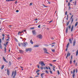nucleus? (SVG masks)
Returning <instances> with one entry per match:
<instances>
[{
	"label": "nucleus",
	"instance_id": "39448f33",
	"mask_svg": "<svg viewBox=\"0 0 78 78\" xmlns=\"http://www.w3.org/2000/svg\"><path fill=\"white\" fill-rule=\"evenodd\" d=\"M32 34L34 36H36L37 35V34L36 32V30H33L32 31Z\"/></svg>",
	"mask_w": 78,
	"mask_h": 78
},
{
	"label": "nucleus",
	"instance_id": "338daca9",
	"mask_svg": "<svg viewBox=\"0 0 78 78\" xmlns=\"http://www.w3.org/2000/svg\"><path fill=\"white\" fill-rule=\"evenodd\" d=\"M32 4H33L32 3H30V5L31 6V5H32Z\"/></svg>",
	"mask_w": 78,
	"mask_h": 78
},
{
	"label": "nucleus",
	"instance_id": "49530a36",
	"mask_svg": "<svg viewBox=\"0 0 78 78\" xmlns=\"http://www.w3.org/2000/svg\"><path fill=\"white\" fill-rule=\"evenodd\" d=\"M4 38H5V37H2V40H3V41H4Z\"/></svg>",
	"mask_w": 78,
	"mask_h": 78
},
{
	"label": "nucleus",
	"instance_id": "e2e57ef3",
	"mask_svg": "<svg viewBox=\"0 0 78 78\" xmlns=\"http://www.w3.org/2000/svg\"><path fill=\"white\" fill-rule=\"evenodd\" d=\"M2 36L3 37H4V36H5V35L4 34H2Z\"/></svg>",
	"mask_w": 78,
	"mask_h": 78
},
{
	"label": "nucleus",
	"instance_id": "423d86ee",
	"mask_svg": "<svg viewBox=\"0 0 78 78\" xmlns=\"http://www.w3.org/2000/svg\"><path fill=\"white\" fill-rule=\"evenodd\" d=\"M37 37L39 38V39H42V36L41 34H39L37 36Z\"/></svg>",
	"mask_w": 78,
	"mask_h": 78
},
{
	"label": "nucleus",
	"instance_id": "bb28decb",
	"mask_svg": "<svg viewBox=\"0 0 78 78\" xmlns=\"http://www.w3.org/2000/svg\"><path fill=\"white\" fill-rule=\"evenodd\" d=\"M34 47H39V46L37 45H34Z\"/></svg>",
	"mask_w": 78,
	"mask_h": 78
},
{
	"label": "nucleus",
	"instance_id": "f8f14e48",
	"mask_svg": "<svg viewBox=\"0 0 78 78\" xmlns=\"http://www.w3.org/2000/svg\"><path fill=\"white\" fill-rule=\"evenodd\" d=\"M7 73L8 75H9V70H7Z\"/></svg>",
	"mask_w": 78,
	"mask_h": 78
},
{
	"label": "nucleus",
	"instance_id": "72a5a7b5",
	"mask_svg": "<svg viewBox=\"0 0 78 78\" xmlns=\"http://www.w3.org/2000/svg\"><path fill=\"white\" fill-rule=\"evenodd\" d=\"M57 73L58 75H59V74H60V73H59V70L57 71Z\"/></svg>",
	"mask_w": 78,
	"mask_h": 78
},
{
	"label": "nucleus",
	"instance_id": "5701e85b",
	"mask_svg": "<svg viewBox=\"0 0 78 78\" xmlns=\"http://www.w3.org/2000/svg\"><path fill=\"white\" fill-rule=\"evenodd\" d=\"M73 18L72 19L71 23H73Z\"/></svg>",
	"mask_w": 78,
	"mask_h": 78
},
{
	"label": "nucleus",
	"instance_id": "f3484780",
	"mask_svg": "<svg viewBox=\"0 0 78 78\" xmlns=\"http://www.w3.org/2000/svg\"><path fill=\"white\" fill-rule=\"evenodd\" d=\"M30 42L31 43V44H33V42L32 41V39L30 40Z\"/></svg>",
	"mask_w": 78,
	"mask_h": 78
},
{
	"label": "nucleus",
	"instance_id": "c9c22d12",
	"mask_svg": "<svg viewBox=\"0 0 78 78\" xmlns=\"http://www.w3.org/2000/svg\"><path fill=\"white\" fill-rule=\"evenodd\" d=\"M4 49H5V52H6V47L4 48Z\"/></svg>",
	"mask_w": 78,
	"mask_h": 78
},
{
	"label": "nucleus",
	"instance_id": "4d7b16f0",
	"mask_svg": "<svg viewBox=\"0 0 78 78\" xmlns=\"http://www.w3.org/2000/svg\"><path fill=\"white\" fill-rule=\"evenodd\" d=\"M16 12H19V10H16Z\"/></svg>",
	"mask_w": 78,
	"mask_h": 78
},
{
	"label": "nucleus",
	"instance_id": "8fccbe9b",
	"mask_svg": "<svg viewBox=\"0 0 78 78\" xmlns=\"http://www.w3.org/2000/svg\"><path fill=\"white\" fill-rule=\"evenodd\" d=\"M18 46H19V47H20V43L18 44Z\"/></svg>",
	"mask_w": 78,
	"mask_h": 78
},
{
	"label": "nucleus",
	"instance_id": "4be33fe9",
	"mask_svg": "<svg viewBox=\"0 0 78 78\" xmlns=\"http://www.w3.org/2000/svg\"><path fill=\"white\" fill-rule=\"evenodd\" d=\"M77 25H78V22H77L75 24V27H76L77 26Z\"/></svg>",
	"mask_w": 78,
	"mask_h": 78
},
{
	"label": "nucleus",
	"instance_id": "f257e3e1",
	"mask_svg": "<svg viewBox=\"0 0 78 78\" xmlns=\"http://www.w3.org/2000/svg\"><path fill=\"white\" fill-rule=\"evenodd\" d=\"M69 28V30H70L71 29V25H69L68 27H67L66 29V33H68V29Z\"/></svg>",
	"mask_w": 78,
	"mask_h": 78
},
{
	"label": "nucleus",
	"instance_id": "3c124183",
	"mask_svg": "<svg viewBox=\"0 0 78 78\" xmlns=\"http://www.w3.org/2000/svg\"><path fill=\"white\" fill-rule=\"evenodd\" d=\"M2 43V39H0V43Z\"/></svg>",
	"mask_w": 78,
	"mask_h": 78
},
{
	"label": "nucleus",
	"instance_id": "7c9ffc66",
	"mask_svg": "<svg viewBox=\"0 0 78 78\" xmlns=\"http://www.w3.org/2000/svg\"><path fill=\"white\" fill-rule=\"evenodd\" d=\"M40 70H38L37 71H36V73H37V72H39Z\"/></svg>",
	"mask_w": 78,
	"mask_h": 78
},
{
	"label": "nucleus",
	"instance_id": "0eeeda50",
	"mask_svg": "<svg viewBox=\"0 0 78 78\" xmlns=\"http://www.w3.org/2000/svg\"><path fill=\"white\" fill-rule=\"evenodd\" d=\"M75 69H74L73 71V77L75 78Z\"/></svg>",
	"mask_w": 78,
	"mask_h": 78
},
{
	"label": "nucleus",
	"instance_id": "603ef678",
	"mask_svg": "<svg viewBox=\"0 0 78 78\" xmlns=\"http://www.w3.org/2000/svg\"><path fill=\"white\" fill-rule=\"evenodd\" d=\"M72 55H71V60H72Z\"/></svg>",
	"mask_w": 78,
	"mask_h": 78
},
{
	"label": "nucleus",
	"instance_id": "cd10ccee",
	"mask_svg": "<svg viewBox=\"0 0 78 78\" xmlns=\"http://www.w3.org/2000/svg\"><path fill=\"white\" fill-rule=\"evenodd\" d=\"M70 2H68V6H70Z\"/></svg>",
	"mask_w": 78,
	"mask_h": 78
},
{
	"label": "nucleus",
	"instance_id": "052dcab7",
	"mask_svg": "<svg viewBox=\"0 0 78 78\" xmlns=\"http://www.w3.org/2000/svg\"><path fill=\"white\" fill-rule=\"evenodd\" d=\"M50 65L51 67H52V66H53V65L52 64H50Z\"/></svg>",
	"mask_w": 78,
	"mask_h": 78
},
{
	"label": "nucleus",
	"instance_id": "393cba45",
	"mask_svg": "<svg viewBox=\"0 0 78 78\" xmlns=\"http://www.w3.org/2000/svg\"><path fill=\"white\" fill-rule=\"evenodd\" d=\"M69 21H68L66 23V26H68L69 25Z\"/></svg>",
	"mask_w": 78,
	"mask_h": 78
},
{
	"label": "nucleus",
	"instance_id": "f03ea898",
	"mask_svg": "<svg viewBox=\"0 0 78 78\" xmlns=\"http://www.w3.org/2000/svg\"><path fill=\"white\" fill-rule=\"evenodd\" d=\"M27 43L26 42H25V43L23 42V43H21V44L22 45V47H26V46H27Z\"/></svg>",
	"mask_w": 78,
	"mask_h": 78
},
{
	"label": "nucleus",
	"instance_id": "a878e982",
	"mask_svg": "<svg viewBox=\"0 0 78 78\" xmlns=\"http://www.w3.org/2000/svg\"><path fill=\"white\" fill-rule=\"evenodd\" d=\"M0 48L1 49H2V44H1V43H0Z\"/></svg>",
	"mask_w": 78,
	"mask_h": 78
},
{
	"label": "nucleus",
	"instance_id": "bf43d9fd",
	"mask_svg": "<svg viewBox=\"0 0 78 78\" xmlns=\"http://www.w3.org/2000/svg\"><path fill=\"white\" fill-rule=\"evenodd\" d=\"M75 66L76 67V66H77V62L76 63V65H75Z\"/></svg>",
	"mask_w": 78,
	"mask_h": 78
},
{
	"label": "nucleus",
	"instance_id": "37998d69",
	"mask_svg": "<svg viewBox=\"0 0 78 78\" xmlns=\"http://www.w3.org/2000/svg\"><path fill=\"white\" fill-rule=\"evenodd\" d=\"M52 51H53V52H55V49L52 50Z\"/></svg>",
	"mask_w": 78,
	"mask_h": 78
},
{
	"label": "nucleus",
	"instance_id": "a211bd4d",
	"mask_svg": "<svg viewBox=\"0 0 78 78\" xmlns=\"http://www.w3.org/2000/svg\"><path fill=\"white\" fill-rule=\"evenodd\" d=\"M43 50L44 51H47V49H46V48H43Z\"/></svg>",
	"mask_w": 78,
	"mask_h": 78
},
{
	"label": "nucleus",
	"instance_id": "1a4fd4ad",
	"mask_svg": "<svg viewBox=\"0 0 78 78\" xmlns=\"http://www.w3.org/2000/svg\"><path fill=\"white\" fill-rule=\"evenodd\" d=\"M75 44H76V40L74 39L73 42V46H75Z\"/></svg>",
	"mask_w": 78,
	"mask_h": 78
},
{
	"label": "nucleus",
	"instance_id": "9d476101",
	"mask_svg": "<svg viewBox=\"0 0 78 78\" xmlns=\"http://www.w3.org/2000/svg\"><path fill=\"white\" fill-rule=\"evenodd\" d=\"M3 59L4 61H5V62H7V61H6V59H5V57H3Z\"/></svg>",
	"mask_w": 78,
	"mask_h": 78
},
{
	"label": "nucleus",
	"instance_id": "864d4df0",
	"mask_svg": "<svg viewBox=\"0 0 78 78\" xmlns=\"http://www.w3.org/2000/svg\"><path fill=\"white\" fill-rule=\"evenodd\" d=\"M55 45H54V44L52 45H51V47H54V46H55Z\"/></svg>",
	"mask_w": 78,
	"mask_h": 78
},
{
	"label": "nucleus",
	"instance_id": "c03bdc74",
	"mask_svg": "<svg viewBox=\"0 0 78 78\" xmlns=\"http://www.w3.org/2000/svg\"><path fill=\"white\" fill-rule=\"evenodd\" d=\"M50 72L51 74H52V73H53V72H52V71H51V70H50Z\"/></svg>",
	"mask_w": 78,
	"mask_h": 78
},
{
	"label": "nucleus",
	"instance_id": "79ce46f5",
	"mask_svg": "<svg viewBox=\"0 0 78 78\" xmlns=\"http://www.w3.org/2000/svg\"><path fill=\"white\" fill-rule=\"evenodd\" d=\"M38 28H41V25H39L38 26Z\"/></svg>",
	"mask_w": 78,
	"mask_h": 78
},
{
	"label": "nucleus",
	"instance_id": "de8ad7c7",
	"mask_svg": "<svg viewBox=\"0 0 78 78\" xmlns=\"http://www.w3.org/2000/svg\"><path fill=\"white\" fill-rule=\"evenodd\" d=\"M21 57L18 58V59H21Z\"/></svg>",
	"mask_w": 78,
	"mask_h": 78
},
{
	"label": "nucleus",
	"instance_id": "6ab92c4d",
	"mask_svg": "<svg viewBox=\"0 0 78 78\" xmlns=\"http://www.w3.org/2000/svg\"><path fill=\"white\" fill-rule=\"evenodd\" d=\"M69 42H68L66 48H68V47H69Z\"/></svg>",
	"mask_w": 78,
	"mask_h": 78
},
{
	"label": "nucleus",
	"instance_id": "412c9836",
	"mask_svg": "<svg viewBox=\"0 0 78 78\" xmlns=\"http://www.w3.org/2000/svg\"><path fill=\"white\" fill-rule=\"evenodd\" d=\"M3 68H4V65L2 66L1 69L2 70H3Z\"/></svg>",
	"mask_w": 78,
	"mask_h": 78
},
{
	"label": "nucleus",
	"instance_id": "ea45409f",
	"mask_svg": "<svg viewBox=\"0 0 78 78\" xmlns=\"http://www.w3.org/2000/svg\"><path fill=\"white\" fill-rule=\"evenodd\" d=\"M46 72L47 74H48V72L47 70L46 71Z\"/></svg>",
	"mask_w": 78,
	"mask_h": 78
},
{
	"label": "nucleus",
	"instance_id": "c85d7f7f",
	"mask_svg": "<svg viewBox=\"0 0 78 78\" xmlns=\"http://www.w3.org/2000/svg\"><path fill=\"white\" fill-rule=\"evenodd\" d=\"M43 6H44V7H46V8H48V7L47 6H45V5H44V4H42Z\"/></svg>",
	"mask_w": 78,
	"mask_h": 78
},
{
	"label": "nucleus",
	"instance_id": "c756f323",
	"mask_svg": "<svg viewBox=\"0 0 78 78\" xmlns=\"http://www.w3.org/2000/svg\"><path fill=\"white\" fill-rule=\"evenodd\" d=\"M43 74H44V73H42L41 75V78H43V76L42 75H43Z\"/></svg>",
	"mask_w": 78,
	"mask_h": 78
},
{
	"label": "nucleus",
	"instance_id": "b1692460",
	"mask_svg": "<svg viewBox=\"0 0 78 78\" xmlns=\"http://www.w3.org/2000/svg\"><path fill=\"white\" fill-rule=\"evenodd\" d=\"M78 50H77V51L76 52V56H77V55H78Z\"/></svg>",
	"mask_w": 78,
	"mask_h": 78
},
{
	"label": "nucleus",
	"instance_id": "7ed1b4c3",
	"mask_svg": "<svg viewBox=\"0 0 78 78\" xmlns=\"http://www.w3.org/2000/svg\"><path fill=\"white\" fill-rule=\"evenodd\" d=\"M39 64H41L42 67H43V66H45V63L43 61H41L39 63Z\"/></svg>",
	"mask_w": 78,
	"mask_h": 78
},
{
	"label": "nucleus",
	"instance_id": "6e6d98bb",
	"mask_svg": "<svg viewBox=\"0 0 78 78\" xmlns=\"http://www.w3.org/2000/svg\"><path fill=\"white\" fill-rule=\"evenodd\" d=\"M66 18H69V15H67Z\"/></svg>",
	"mask_w": 78,
	"mask_h": 78
},
{
	"label": "nucleus",
	"instance_id": "aec40b11",
	"mask_svg": "<svg viewBox=\"0 0 78 78\" xmlns=\"http://www.w3.org/2000/svg\"><path fill=\"white\" fill-rule=\"evenodd\" d=\"M9 66H11V62L10 61L9 62Z\"/></svg>",
	"mask_w": 78,
	"mask_h": 78
},
{
	"label": "nucleus",
	"instance_id": "13d9d810",
	"mask_svg": "<svg viewBox=\"0 0 78 78\" xmlns=\"http://www.w3.org/2000/svg\"><path fill=\"white\" fill-rule=\"evenodd\" d=\"M53 22V21L52 20L50 21V22H49V23H50L51 22Z\"/></svg>",
	"mask_w": 78,
	"mask_h": 78
},
{
	"label": "nucleus",
	"instance_id": "dca6fc26",
	"mask_svg": "<svg viewBox=\"0 0 78 78\" xmlns=\"http://www.w3.org/2000/svg\"><path fill=\"white\" fill-rule=\"evenodd\" d=\"M15 0H6V2H11L12 1H14Z\"/></svg>",
	"mask_w": 78,
	"mask_h": 78
},
{
	"label": "nucleus",
	"instance_id": "f704fd0d",
	"mask_svg": "<svg viewBox=\"0 0 78 78\" xmlns=\"http://www.w3.org/2000/svg\"><path fill=\"white\" fill-rule=\"evenodd\" d=\"M73 15H72L71 16V17L70 18V20H72V18L73 17Z\"/></svg>",
	"mask_w": 78,
	"mask_h": 78
},
{
	"label": "nucleus",
	"instance_id": "4c0bfd02",
	"mask_svg": "<svg viewBox=\"0 0 78 78\" xmlns=\"http://www.w3.org/2000/svg\"><path fill=\"white\" fill-rule=\"evenodd\" d=\"M14 75V72H13L12 73V77L13 76V75Z\"/></svg>",
	"mask_w": 78,
	"mask_h": 78
},
{
	"label": "nucleus",
	"instance_id": "680f3d73",
	"mask_svg": "<svg viewBox=\"0 0 78 78\" xmlns=\"http://www.w3.org/2000/svg\"><path fill=\"white\" fill-rule=\"evenodd\" d=\"M37 67L38 69H39V68H40V67L38 65L37 66Z\"/></svg>",
	"mask_w": 78,
	"mask_h": 78
},
{
	"label": "nucleus",
	"instance_id": "ddd939ff",
	"mask_svg": "<svg viewBox=\"0 0 78 78\" xmlns=\"http://www.w3.org/2000/svg\"><path fill=\"white\" fill-rule=\"evenodd\" d=\"M69 41L70 44H72V41L71 38H69Z\"/></svg>",
	"mask_w": 78,
	"mask_h": 78
},
{
	"label": "nucleus",
	"instance_id": "6e6552de",
	"mask_svg": "<svg viewBox=\"0 0 78 78\" xmlns=\"http://www.w3.org/2000/svg\"><path fill=\"white\" fill-rule=\"evenodd\" d=\"M70 55V53H69V52H68L67 54V56L66 57V58H67L68 56H69Z\"/></svg>",
	"mask_w": 78,
	"mask_h": 78
},
{
	"label": "nucleus",
	"instance_id": "a18cd8bd",
	"mask_svg": "<svg viewBox=\"0 0 78 78\" xmlns=\"http://www.w3.org/2000/svg\"><path fill=\"white\" fill-rule=\"evenodd\" d=\"M65 14H66V15H67V11L66 12Z\"/></svg>",
	"mask_w": 78,
	"mask_h": 78
},
{
	"label": "nucleus",
	"instance_id": "2eb2a0df",
	"mask_svg": "<svg viewBox=\"0 0 78 78\" xmlns=\"http://www.w3.org/2000/svg\"><path fill=\"white\" fill-rule=\"evenodd\" d=\"M22 33H23V31L19 32L18 33V35H20V34H22Z\"/></svg>",
	"mask_w": 78,
	"mask_h": 78
},
{
	"label": "nucleus",
	"instance_id": "58836bf2",
	"mask_svg": "<svg viewBox=\"0 0 78 78\" xmlns=\"http://www.w3.org/2000/svg\"><path fill=\"white\" fill-rule=\"evenodd\" d=\"M34 28V27H32L31 28H30V30H33Z\"/></svg>",
	"mask_w": 78,
	"mask_h": 78
},
{
	"label": "nucleus",
	"instance_id": "a19ab883",
	"mask_svg": "<svg viewBox=\"0 0 78 78\" xmlns=\"http://www.w3.org/2000/svg\"><path fill=\"white\" fill-rule=\"evenodd\" d=\"M8 41L6 42V43L5 44L6 45H8Z\"/></svg>",
	"mask_w": 78,
	"mask_h": 78
},
{
	"label": "nucleus",
	"instance_id": "5fc2aeb1",
	"mask_svg": "<svg viewBox=\"0 0 78 78\" xmlns=\"http://www.w3.org/2000/svg\"><path fill=\"white\" fill-rule=\"evenodd\" d=\"M70 64H72V60H70Z\"/></svg>",
	"mask_w": 78,
	"mask_h": 78
},
{
	"label": "nucleus",
	"instance_id": "69168bd1",
	"mask_svg": "<svg viewBox=\"0 0 78 78\" xmlns=\"http://www.w3.org/2000/svg\"><path fill=\"white\" fill-rule=\"evenodd\" d=\"M78 70L77 69H76V73H77V71Z\"/></svg>",
	"mask_w": 78,
	"mask_h": 78
},
{
	"label": "nucleus",
	"instance_id": "4468645a",
	"mask_svg": "<svg viewBox=\"0 0 78 78\" xmlns=\"http://www.w3.org/2000/svg\"><path fill=\"white\" fill-rule=\"evenodd\" d=\"M19 52L20 53H23V51L22 50H20Z\"/></svg>",
	"mask_w": 78,
	"mask_h": 78
},
{
	"label": "nucleus",
	"instance_id": "20e7f679",
	"mask_svg": "<svg viewBox=\"0 0 78 78\" xmlns=\"http://www.w3.org/2000/svg\"><path fill=\"white\" fill-rule=\"evenodd\" d=\"M25 51L26 52L30 51V52H31V51H32V49L31 48H27L26 49Z\"/></svg>",
	"mask_w": 78,
	"mask_h": 78
},
{
	"label": "nucleus",
	"instance_id": "9b49d317",
	"mask_svg": "<svg viewBox=\"0 0 78 78\" xmlns=\"http://www.w3.org/2000/svg\"><path fill=\"white\" fill-rule=\"evenodd\" d=\"M73 27H74L73 25L72 26L71 30V32L73 31Z\"/></svg>",
	"mask_w": 78,
	"mask_h": 78
},
{
	"label": "nucleus",
	"instance_id": "473e14b6",
	"mask_svg": "<svg viewBox=\"0 0 78 78\" xmlns=\"http://www.w3.org/2000/svg\"><path fill=\"white\" fill-rule=\"evenodd\" d=\"M26 31L27 30H24L22 31H23V32H26Z\"/></svg>",
	"mask_w": 78,
	"mask_h": 78
},
{
	"label": "nucleus",
	"instance_id": "2f4dec72",
	"mask_svg": "<svg viewBox=\"0 0 78 78\" xmlns=\"http://www.w3.org/2000/svg\"><path fill=\"white\" fill-rule=\"evenodd\" d=\"M76 1H75V2L74 3V5L75 6L76 5Z\"/></svg>",
	"mask_w": 78,
	"mask_h": 78
},
{
	"label": "nucleus",
	"instance_id": "0e129e2a",
	"mask_svg": "<svg viewBox=\"0 0 78 78\" xmlns=\"http://www.w3.org/2000/svg\"><path fill=\"white\" fill-rule=\"evenodd\" d=\"M40 68H41V69H43V67H42V66L40 67Z\"/></svg>",
	"mask_w": 78,
	"mask_h": 78
},
{
	"label": "nucleus",
	"instance_id": "09e8293b",
	"mask_svg": "<svg viewBox=\"0 0 78 78\" xmlns=\"http://www.w3.org/2000/svg\"><path fill=\"white\" fill-rule=\"evenodd\" d=\"M56 44V43L54 42V43H53L51 44H50V45H52V44Z\"/></svg>",
	"mask_w": 78,
	"mask_h": 78
},
{
	"label": "nucleus",
	"instance_id": "774afa93",
	"mask_svg": "<svg viewBox=\"0 0 78 78\" xmlns=\"http://www.w3.org/2000/svg\"><path fill=\"white\" fill-rule=\"evenodd\" d=\"M4 45L5 47H6L7 46H6V44H4Z\"/></svg>",
	"mask_w": 78,
	"mask_h": 78
},
{
	"label": "nucleus",
	"instance_id": "e433bc0d",
	"mask_svg": "<svg viewBox=\"0 0 78 78\" xmlns=\"http://www.w3.org/2000/svg\"><path fill=\"white\" fill-rule=\"evenodd\" d=\"M44 53H47V54H49V53L47 52V51H44Z\"/></svg>",
	"mask_w": 78,
	"mask_h": 78
}]
</instances>
